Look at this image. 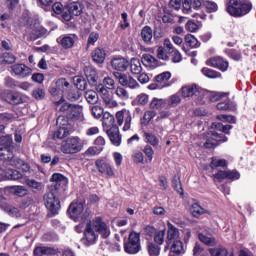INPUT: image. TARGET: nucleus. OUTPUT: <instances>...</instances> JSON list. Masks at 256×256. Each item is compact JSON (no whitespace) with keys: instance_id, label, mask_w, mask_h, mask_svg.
<instances>
[{"instance_id":"f257e3e1","label":"nucleus","mask_w":256,"mask_h":256,"mask_svg":"<svg viewBox=\"0 0 256 256\" xmlns=\"http://www.w3.org/2000/svg\"><path fill=\"white\" fill-rule=\"evenodd\" d=\"M85 238L88 243L91 245L97 241V237L101 235L104 239H107L111 235V230L101 218H96L92 222L88 223L84 232Z\"/></svg>"},{"instance_id":"f03ea898","label":"nucleus","mask_w":256,"mask_h":256,"mask_svg":"<svg viewBox=\"0 0 256 256\" xmlns=\"http://www.w3.org/2000/svg\"><path fill=\"white\" fill-rule=\"evenodd\" d=\"M20 24L27 25L24 35L30 41H36V39H39V37H44V35H47V29L41 26L39 20L29 17L28 14L22 15V18L20 19Z\"/></svg>"},{"instance_id":"7ed1b4c3","label":"nucleus","mask_w":256,"mask_h":256,"mask_svg":"<svg viewBox=\"0 0 256 256\" xmlns=\"http://www.w3.org/2000/svg\"><path fill=\"white\" fill-rule=\"evenodd\" d=\"M251 9H253L251 2L243 0H230L226 11L232 17H243L250 13Z\"/></svg>"},{"instance_id":"20e7f679","label":"nucleus","mask_w":256,"mask_h":256,"mask_svg":"<svg viewBox=\"0 0 256 256\" xmlns=\"http://www.w3.org/2000/svg\"><path fill=\"white\" fill-rule=\"evenodd\" d=\"M60 151L64 155H75L83 151V141L79 136L68 137L66 140L62 141Z\"/></svg>"},{"instance_id":"39448f33","label":"nucleus","mask_w":256,"mask_h":256,"mask_svg":"<svg viewBox=\"0 0 256 256\" xmlns=\"http://www.w3.org/2000/svg\"><path fill=\"white\" fill-rule=\"evenodd\" d=\"M68 214L70 215L71 219H73V221H81V223H85V221L89 219V215H91L88 210L85 211L82 202H73L70 204L68 208Z\"/></svg>"},{"instance_id":"423d86ee","label":"nucleus","mask_w":256,"mask_h":256,"mask_svg":"<svg viewBox=\"0 0 256 256\" xmlns=\"http://www.w3.org/2000/svg\"><path fill=\"white\" fill-rule=\"evenodd\" d=\"M116 127H122V131H129L131 129V122L133 121V116H131V111L127 109H122L115 114Z\"/></svg>"},{"instance_id":"0eeeda50","label":"nucleus","mask_w":256,"mask_h":256,"mask_svg":"<svg viewBox=\"0 0 256 256\" xmlns=\"http://www.w3.org/2000/svg\"><path fill=\"white\" fill-rule=\"evenodd\" d=\"M45 207L52 213V215H58L61 211V201L55 195V192H49L44 195Z\"/></svg>"},{"instance_id":"6e6552de","label":"nucleus","mask_w":256,"mask_h":256,"mask_svg":"<svg viewBox=\"0 0 256 256\" xmlns=\"http://www.w3.org/2000/svg\"><path fill=\"white\" fill-rule=\"evenodd\" d=\"M124 251L130 255H135L141 251L140 234L131 232L128 238V242L124 245Z\"/></svg>"},{"instance_id":"1a4fd4ad","label":"nucleus","mask_w":256,"mask_h":256,"mask_svg":"<svg viewBox=\"0 0 256 256\" xmlns=\"http://www.w3.org/2000/svg\"><path fill=\"white\" fill-rule=\"evenodd\" d=\"M113 75L115 79H117L118 83L122 85V87H128V89H139L140 87L139 82L127 74L114 72Z\"/></svg>"},{"instance_id":"9d476101","label":"nucleus","mask_w":256,"mask_h":256,"mask_svg":"<svg viewBox=\"0 0 256 256\" xmlns=\"http://www.w3.org/2000/svg\"><path fill=\"white\" fill-rule=\"evenodd\" d=\"M227 141V137H225L223 134H219L214 131H210L208 133V137L206 142L204 143V147L206 149H213V147H217L219 143H225Z\"/></svg>"},{"instance_id":"9b49d317","label":"nucleus","mask_w":256,"mask_h":256,"mask_svg":"<svg viewBox=\"0 0 256 256\" xmlns=\"http://www.w3.org/2000/svg\"><path fill=\"white\" fill-rule=\"evenodd\" d=\"M95 166L101 175H105L106 177L115 176V170H113V166L109 161L98 159L95 161Z\"/></svg>"},{"instance_id":"f8f14e48","label":"nucleus","mask_w":256,"mask_h":256,"mask_svg":"<svg viewBox=\"0 0 256 256\" xmlns=\"http://www.w3.org/2000/svg\"><path fill=\"white\" fill-rule=\"evenodd\" d=\"M98 93H101V98L103 99L106 107H109V109H114V107H117L119 105L114 99L113 96L109 93V90L106 89V87L103 84H100L97 86Z\"/></svg>"},{"instance_id":"ddd939ff","label":"nucleus","mask_w":256,"mask_h":256,"mask_svg":"<svg viewBox=\"0 0 256 256\" xmlns=\"http://www.w3.org/2000/svg\"><path fill=\"white\" fill-rule=\"evenodd\" d=\"M208 67H214V69H219V71H227L229 69V61L223 59V57L216 56L208 59L206 61Z\"/></svg>"},{"instance_id":"4468645a","label":"nucleus","mask_w":256,"mask_h":256,"mask_svg":"<svg viewBox=\"0 0 256 256\" xmlns=\"http://www.w3.org/2000/svg\"><path fill=\"white\" fill-rule=\"evenodd\" d=\"M69 83L65 78H60L56 81L55 86L50 88V93L53 97H58V95H63L64 91L69 89Z\"/></svg>"},{"instance_id":"2eb2a0df","label":"nucleus","mask_w":256,"mask_h":256,"mask_svg":"<svg viewBox=\"0 0 256 256\" xmlns=\"http://www.w3.org/2000/svg\"><path fill=\"white\" fill-rule=\"evenodd\" d=\"M111 67L114 71L125 72L129 69V62L126 58L121 56H116L111 60Z\"/></svg>"},{"instance_id":"dca6fc26","label":"nucleus","mask_w":256,"mask_h":256,"mask_svg":"<svg viewBox=\"0 0 256 256\" xmlns=\"http://www.w3.org/2000/svg\"><path fill=\"white\" fill-rule=\"evenodd\" d=\"M11 69L14 75L22 79L31 76V73H33V70L25 64H14L11 66Z\"/></svg>"},{"instance_id":"f3484780","label":"nucleus","mask_w":256,"mask_h":256,"mask_svg":"<svg viewBox=\"0 0 256 256\" xmlns=\"http://www.w3.org/2000/svg\"><path fill=\"white\" fill-rule=\"evenodd\" d=\"M203 93V89L197 87V85L182 87V97H201Z\"/></svg>"},{"instance_id":"a211bd4d","label":"nucleus","mask_w":256,"mask_h":256,"mask_svg":"<svg viewBox=\"0 0 256 256\" xmlns=\"http://www.w3.org/2000/svg\"><path fill=\"white\" fill-rule=\"evenodd\" d=\"M203 5L201 0H184L182 4V11L185 15H191L193 9H199Z\"/></svg>"},{"instance_id":"6ab92c4d","label":"nucleus","mask_w":256,"mask_h":256,"mask_svg":"<svg viewBox=\"0 0 256 256\" xmlns=\"http://www.w3.org/2000/svg\"><path fill=\"white\" fill-rule=\"evenodd\" d=\"M72 121H78L79 123H85V115L83 114V106L74 105L68 116Z\"/></svg>"},{"instance_id":"aec40b11","label":"nucleus","mask_w":256,"mask_h":256,"mask_svg":"<svg viewBox=\"0 0 256 256\" xmlns=\"http://www.w3.org/2000/svg\"><path fill=\"white\" fill-rule=\"evenodd\" d=\"M167 225H168L167 239H166L167 245H171V243L181 240V238L179 237V229H177L173 224H171V222H168Z\"/></svg>"},{"instance_id":"412c9836","label":"nucleus","mask_w":256,"mask_h":256,"mask_svg":"<svg viewBox=\"0 0 256 256\" xmlns=\"http://www.w3.org/2000/svg\"><path fill=\"white\" fill-rule=\"evenodd\" d=\"M106 133L113 145L116 147H119L121 145V134H119V127L113 126L112 128H109L106 130Z\"/></svg>"},{"instance_id":"4be33fe9","label":"nucleus","mask_w":256,"mask_h":256,"mask_svg":"<svg viewBox=\"0 0 256 256\" xmlns=\"http://www.w3.org/2000/svg\"><path fill=\"white\" fill-rule=\"evenodd\" d=\"M57 43L61 45L63 49H73L75 45V36L62 35L57 38Z\"/></svg>"},{"instance_id":"5701e85b","label":"nucleus","mask_w":256,"mask_h":256,"mask_svg":"<svg viewBox=\"0 0 256 256\" xmlns=\"http://www.w3.org/2000/svg\"><path fill=\"white\" fill-rule=\"evenodd\" d=\"M102 127L105 131L111 129L112 127H117L115 124V116L109 112H104L102 116Z\"/></svg>"},{"instance_id":"b1692460","label":"nucleus","mask_w":256,"mask_h":256,"mask_svg":"<svg viewBox=\"0 0 256 256\" xmlns=\"http://www.w3.org/2000/svg\"><path fill=\"white\" fill-rule=\"evenodd\" d=\"M55 105L56 107H59V105H61L58 111L60 113H64V115H67L68 117L71 114V111L73 110V107H74L73 104H69L65 102V98H63V96H61L59 101L55 102Z\"/></svg>"},{"instance_id":"393cba45","label":"nucleus","mask_w":256,"mask_h":256,"mask_svg":"<svg viewBox=\"0 0 256 256\" xmlns=\"http://www.w3.org/2000/svg\"><path fill=\"white\" fill-rule=\"evenodd\" d=\"M105 57H107V53L103 48H95L92 51V59L94 63H97L98 65L105 63Z\"/></svg>"},{"instance_id":"a878e982","label":"nucleus","mask_w":256,"mask_h":256,"mask_svg":"<svg viewBox=\"0 0 256 256\" xmlns=\"http://www.w3.org/2000/svg\"><path fill=\"white\" fill-rule=\"evenodd\" d=\"M0 159L4 161L5 165H11L12 161H15V156L9 148H0Z\"/></svg>"},{"instance_id":"bb28decb","label":"nucleus","mask_w":256,"mask_h":256,"mask_svg":"<svg viewBox=\"0 0 256 256\" xmlns=\"http://www.w3.org/2000/svg\"><path fill=\"white\" fill-rule=\"evenodd\" d=\"M170 79V72H163L156 76V81L161 86L162 89H165V87H171V83H169Z\"/></svg>"},{"instance_id":"cd10ccee","label":"nucleus","mask_w":256,"mask_h":256,"mask_svg":"<svg viewBox=\"0 0 256 256\" xmlns=\"http://www.w3.org/2000/svg\"><path fill=\"white\" fill-rule=\"evenodd\" d=\"M183 253H185L183 242H181V240H176L175 242H172L169 255L176 256V255H183Z\"/></svg>"},{"instance_id":"c85d7f7f","label":"nucleus","mask_w":256,"mask_h":256,"mask_svg":"<svg viewBox=\"0 0 256 256\" xmlns=\"http://www.w3.org/2000/svg\"><path fill=\"white\" fill-rule=\"evenodd\" d=\"M150 109L161 111V109H168L167 100L163 98H153L150 102Z\"/></svg>"},{"instance_id":"c756f323","label":"nucleus","mask_w":256,"mask_h":256,"mask_svg":"<svg viewBox=\"0 0 256 256\" xmlns=\"http://www.w3.org/2000/svg\"><path fill=\"white\" fill-rule=\"evenodd\" d=\"M4 99L7 103H10V105H19L21 103V95L17 92H7L6 95H4Z\"/></svg>"},{"instance_id":"7c9ffc66","label":"nucleus","mask_w":256,"mask_h":256,"mask_svg":"<svg viewBox=\"0 0 256 256\" xmlns=\"http://www.w3.org/2000/svg\"><path fill=\"white\" fill-rule=\"evenodd\" d=\"M51 181H53L55 189H59L61 185L65 186L68 183L67 177L59 173L53 174Z\"/></svg>"},{"instance_id":"2f4dec72","label":"nucleus","mask_w":256,"mask_h":256,"mask_svg":"<svg viewBox=\"0 0 256 256\" xmlns=\"http://www.w3.org/2000/svg\"><path fill=\"white\" fill-rule=\"evenodd\" d=\"M129 67L133 75H139L141 71H143V67L141 66V61L137 58H132L130 60Z\"/></svg>"},{"instance_id":"473e14b6","label":"nucleus","mask_w":256,"mask_h":256,"mask_svg":"<svg viewBox=\"0 0 256 256\" xmlns=\"http://www.w3.org/2000/svg\"><path fill=\"white\" fill-rule=\"evenodd\" d=\"M190 213L193 215L195 218L201 217V215H205V213H209L205 208L201 207L199 203H194L190 207Z\"/></svg>"},{"instance_id":"72a5a7b5","label":"nucleus","mask_w":256,"mask_h":256,"mask_svg":"<svg viewBox=\"0 0 256 256\" xmlns=\"http://www.w3.org/2000/svg\"><path fill=\"white\" fill-rule=\"evenodd\" d=\"M217 109L219 111H233L235 104L225 96L224 101L217 104Z\"/></svg>"},{"instance_id":"f704fd0d","label":"nucleus","mask_w":256,"mask_h":256,"mask_svg":"<svg viewBox=\"0 0 256 256\" xmlns=\"http://www.w3.org/2000/svg\"><path fill=\"white\" fill-rule=\"evenodd\" d=\"M15 61H17V58L9 52L0 54V65H11V63H15Z\"/></svg>"},{"instance_id":"c9c22d12","label":"nucleus","mask_w":256,"mask_h":256,"mask_svg":"<svg viewBox=\"0 0 256 256\" xmlns=\"http://www.w3.org/2000/svg\"><path fill=\"white\" fill-rule=\"evenodd\" d=\"M54 253L55 249L47 246H38L34 249L35 256L53 255Z\"/></svg>"},{"instance_id":"e433bc0d","label":"nucleus","mask_w":256,"mask_h":256,"mask_svg":"<svg viewBox=\"0 0 256 256\" xmlns=\"http://www.w3.org/2000/svg\"><path fill=\"white\" fill-rule=\"evenodd\" d=\"M85 99L90 105H95L99 102V94L94 90H88L85 93Z\"/></svg>"},{"instance_id":"4c0bfd02","label":"nucleus","mask_w":256,"mask_h":256,"mask_svg":"<svg viewBox=\"0 0 256 256\" xmlns=\"http://www.w3.org/2000/svg\"><path fill=\"white\" fill-rule=\"evenodd\" d=\"M11 167H16L17 169H21L24 173H29V164L23 162V160L16 158L12 160Z\"/></svg>"},{"instance_id":"58836bf2","label":"nucleus","mask_w":256,"mask_h":256,"mask_svg":"<svg viewBox=\"0 0 256 256\" xmlns=\"http://www.w3.org/2000/svg\"><path fill=\"white\" fill-rule=\"evenodd\" d=\"M141 38L144 43H151V39H153V29L149 26H145L141 31Z\"/></svg>"},{"instance_id":"ea45409f","label":"nucleus","mask_w":256,"mask_h":256,"mask_svg":"<svg viewBox=\"0 0 256 256\" xmlns=\"http://www.w3.org/2000/svg\"><path fill=\"white\" fill-rule=\"evenodd\" d=\"M26 185L32 189L35 193H37V191H43L44 189V185L41 182L36 181L35 179H27L26 180Z\"/></svg>"},{"instance_id":"a19ab883","label":"nucleus","mask_w":256,"mask_h":256,"mask_svg":"<svg viewBox=\"0 0 256 256\" xmlns=\"http://www.w3.org/2000/svg\"><path fill=\"white\" fill-rule=\"evenodd\" d=\"M68 11H70L73 17H79L83 13V6L77 2H73L68 6Z\"/></svg>"},{"instance_id":"79ce46f5","label":"nucleus","mask_w":256,"mask_h":256,"mask_svg":"<svg viewBox=\"0 0 256 256\" xmlns=\"http://www.w3.org/2000/svg\"><path fill=\"white\" fill-rule=\"evenodd\" d=\"M142 63L145 67H157V59L150 54L142 56Z\"/></svg>"},{"instance_id":"37998d69","label":"nucleus","mask_w":256,"mask_h":256,"mask_svg":"<svg viewBox=\"0 0 256 256\" xmlns=\"http://www.w3.org/2000/svg\"><path fill=\"white\" fill-rule=\"evenodd\" d=\"M144 141L152 145V147H157L159 145V138L155 136V134L145 132L144 133Z\"/></svg>"},{"instance_id":"c03bdc74","label":"nucleus","mask_w":256,"mask_h":256,"mask_svg":"<svg viewBox=\"0 0 256 256\" xmlns=\"http://www.w3.org/2000/svg\"><path fill=\"white\" fill-rule=\"evenodd\" d=\"M199 241L204 243V245H208V247H215L217 245V240L213 237H208L202 233L198 235Z\"/></svg>"},{"instance_id":"a18cd8bd","label":"nucleus","mask_w":256,"mask_h":256,"mask_svg":"<svg viewBox=\"0 0 256 256\" xmlns=\"http://www.w3.org/2000/svg\"><path fill=\"white\" fill-rule=\"evenodd\" d=\"M85 75L89 83H91L92 85H95V83H97L98 76H97V71L95 69L86 68Z\"/></svg>"},{"instance_id":"49530a36","label":"nucleus","mask_w":256,"mask_h":256,"mask_svg":"<svg viewBox=\"0 0 256 256\" xmlns=\"http://www.w3.org/2000/svg\"><path fill=\"white\" fill-rule=\"evenodd\" d=\"M147 250L150 256H159L161 254V247L153 242H148Z\"/></svg>"},{"instance_id":"de8ad7c7","label":"nucleus","mask_w":256,"mask_h":256,"mask_svg":"<svg viewBox=\"0 0 256 256\" xmlns=\"http://www.w3.org/2000/svg\"><path fill=\"white\" fill-rule=\"evenodd\" d=\"M7 179H11L12 181H19V179H23V174L18 170L8 169L6 172Z\"/></svg>"},{"instance_id":"09e8293b","label":"nucleus","mask_w":256,"mask_h":256,"mask_svg":"<svg viewBox=\"0 0 256 256\" xmlns=\"http://www.w3.org/2000/svg\"><path fill=\"white\" fill-rule=\"evenodd\" d=\"M225 53L230 57V59H233V61H241V59H243V56L239 50L226 49Z\"/></svg>"},{"instance_id":"8fccbe9b","label":"nucleus","mask_w":256,"mask_h":256,"mask_svg":"<svg viewBox=\"0 0 256 256\" xmlns=\"http://www.w3.org/2000/svg\"><path fill=\"white\" fill-rule=\"evenodd\" d=\"M115 95H117V97H119V99H122V101H127V99H129V91H127V89L118 86L115 89Z\"/></svg>"},{"instance_id":"3c124183","label":"nucleus","mask_w":256,"mask_h":256,"mask_svg":"<svg viewBox=\"0 0 256 256\" xmlns=\"http://www.w3.org/2000/svg\"><path fill=\"white\" fill-rule=\"evenodd\" d=\"M202 73L209 79H218V77H221V73L207 67L202 69Z\"/></svg>"},{"instance_id":"603ef678","label":"nucleus","mask_w":256,"mask_h":256,"mask_svg":"<svg viewBox=\"0 0 256 256\" xmlns=\"http://www.w3.org/2000/svg\"><path fill=\"white\" fill-rule=\"evenodd\" d=\"M226 166H227V160L221 159L219 157H213L210 163V167L212 169H215L217 167H226Z\"/></svg>"},{"instance_id":"864d4df0","label":"nucleus","mask_w":256,"mask_h":256,"mask_svg":"<svg viewBox=\"0 0 256 256\" xmlns=\"http://www.w3.org/2000/svg\"><path fill=\"white\" fill-rule=\"evenodd\" d=\"M171 54L167 51V49L163 46H159L157 49V57L162 61H169V56Z\"/></svg>"},{"instance_id":"5fc2aeb1","label":"nucleus","mask_w":256,"mask_h":256,"mask_svg":"<svg viewBox=\"0 0 256 256\" xmlns=\"http://www.w3.org/2000/svg\"><path fill=\"white\" fill-rule=\"evenodd\" d=\"M166 101L167 107L170 109V107H177V105L181 103V97L179 94H174L170 98L166 99Z\"/></svg>"},{"instance_id":"6e6d98bb","label":"nucleus","mask_w":256,"mask_h":256,"mask_svg":"<svg viewBox=\"0 0 256 256\" xmlns=\"http://www.w3.org/2000/svg\"><path fill=\"white\" fill-rule=\"evenodd\" d=\"M165 235V230L157 231L154 234V243H156V245H163V243H165Z\"/></svg>"},{"instance_id":"4d7b16f0","label":"nucleus","mask_w":256,"mask_h":256,"mask_svg":"<svg viewBox=\"0 0 256 256\" xmlns=\"http://www.w3.org/2000/svg\"><path fill=\"white\" fill-rule=\"evenodd\" d=\"M10 189L18 197H25L27 195V188L25 186H12Z\"/></svg>"},{"instance_id":"13d9d810","label":"nucleus","mask_w":256,"mask_h":256,"mask_svg":"<svg viewBox=\"0 0 256 256\" xmlns=\"http://www.w3.org/2000/svg\"><path fill=\"white\" fill-rule=\"evenodd\" d=\"M203 6L205 7V9H207L208 13H215L217 9H219L217 3L209 0L203 1Z\"/></svg>"},{"instance_id":"bf43d9fd","label":"nucleus","mask_w":256,"mask_h":256,"mask_svg":"<svg viewBox=\"0 0 256 256\" xmlns=\"http://www.w3.org/2000/svg\"><path fill=\"white\" fill-rule=\"evenodd\" d=\"M13 145V137L11 135H5L0 137V146L8 148Z\"/></svg>"},{"instance_id":"052dcab7","label":"nucleus","mask_w":256,"mask_h":256,"mask_svg":"<svg viewBox=\"0 0 256 256\" xmlns=\"http://www.w3.org/2000/svg\"><path fill=\"white\" fill-rule=\"evenodd\" d=\"M4 211L10 215V217H19V209L11 205L4 204Z\"/></svg>"},{"instance_id":"680f3d73","label":"nucleus","mask_w":256,"mask_h":256,"mask_svg":"<svg viewBox=\"0 0 256 256\" xmlns=\"http://www.w3.org/2000/svg\"><path fill=\"white\" fill-rule=\"evenodd\" d=\"M184 40H185V43L189 45V47H192V48L199 47V41L197 40V38H195L191 34H187Z\"/></svg>"},{"instance_id":"e2e57ef3","label":"nucleus","mask_w":256,"mask_h":256,"mask_svg":"<svg viewBox=\"0 0 256 256\" xmlns=\"http://www.w3.org/2000/svg\"><path fill=\"white\" fill-rule=\"evenodd\" d=\"M81 98V91L78 89L70 90L67 94L68 101H79Z\"/></svg>"},{"instance_id":"0e129e2a","label":"nucleus","mask_w":256,"mask_h":256,"mask_svg":"<svg viewBox=\"0 0 256 256\" xmlns=\"http://www.w3.org/2000/svg\"><path fill=\"white\" fill-rule=\"evenodd\" d=\"M91 112L95 119H101V117H103V115L105 114V112H103V107L99 105L92 106Z\"/></svg>"},{"instance_id":"69168bd1","label":"nucleus","mask_w":256,"mask_h":256,"mask_svg":"<svg viewBox=\"0 0 256 256\" xmlns=\"http://www.w3.org/2000/svg\"><path fill=\"white\" fill-rule=\"evenodd\" d=\"M209 253L212 256H227V249L220 247V248H210Z\"/></svg>"},{"instance_id":"338daca9","label":"nucleus","mask_w":256,"mask_h":256,"mask_svg":"<svg viewBox=\"0 0 256 256\" xmlns=\"http://www.w3.org/2000/svg\"><path fill=\"white\" fill-rule=\"evenodd\" d=\"M133 163L139 165V163H145V156L142 154L141 151H135L132 154Z\"/></svg>"},{"instance_id":"774afa93","label":"nucleus","mask_w":256,"mask_h":256,"mask_svg":"<svg viewBox=\"0 0 256 256\" xmlns=\"http://www.w3.org/2000/svg\"><path fill=\"white\" fill-rule=\"evenodd\" d=\"M67 137V128L60 127L53 134V139H63Z\"/></svg>"}]
</instances>
